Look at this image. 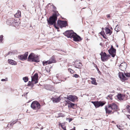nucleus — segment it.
Here are the masks:
<instances>
[{
    "instance_id": "1",
    "label": "nucleus",
    "mask_w": 130,
    "mask_h": 130,
    "mask_svg": "<svg viewBox=\"0 0 130 130\" xmlns=\"http://www.w3.org/2000/svg\"><path fill=\"white\" fill-rule=\"evenodd\" d=\"M63 34L68 38H73V40L75 41H80L82 40L80 36L74 32L72 30L67 31Z\"/></svg>"
},
{
    "instance_id": "2",
    "label": "nucleus",
    "mask_w": 130,
    "mask_h": 130,
    "mask_svg": "<svg viewBox=\"0 0 130 130\" xmlns=\"http://www.w3.org/2000/svg\"><path fill=\"white\" fill-rule=\"evenodd\" d=\"M28 59L29 61L38 62L40 61L38 56L32 53L29 55Z\"/></svg>"
},
{
    "instance_id": "3",
    "label": "nucleus",
    "mask_w": 130,
    "mask_h": 130,
    "mask_svg": "<svg viewBox=\"0 0 130 130\" xmlns=\"http://www.w3.org/2000/svg\"><path fill=\"white\" fill-rule=\"evenodd\" d=\"M59 15V14L58 12L54 13L52 16L50 17L49 20L47 19L48 23L51 25H52L54 23H56L57 19V16Z\"/></svg>"
},
{
    "instance_id": "4",
    "label": "nucleus",
    "mask_w": 130,
    "mask_h": 130,
    "mask_svg": "<svg viewBox=\"0 0 130 130\" xmlns=\"http://www.w3.org/2000/svg\"><path fill=\"white\" fill-rule=\"evenodd\" d=\"M40 105L39 103L36 101L33 102L31 104V107L33 109L38 110L40 107Z\"/></svg>"
},
{
    "instance_id": "5",
    "label": "nucleus",
    "mask_w": 130,
    "mask_h": 130,
    "mask_svg": "<svg viewBox=\"0 0 130 130\" xmlns=\"http://www.w3.org/2000/svg\"><path fill=\"white\" fill-rule=\"evenodd\" d=\"M124 75H125L123 73L119 72V76L121 79L123 80H127V78L125 76L127 77H130V73H124Z\"/></svg>"
},
{
    "instance_id": "6",
    "label": "nucleus",
    "mask_w": 130,
    "mask_h": 130,
    "mask_svg": "<svg viewBox=\"0 0 130 130\" xmlns=\"http://www.w3.org/2000/svg\"><path fill=\"white\" fill-rule=\"evenodd\" d=\"M95 108H98L100 106H102L105 104V103L101 101H91Z\"/></svg>"
},
{
    "instance_id": "7",
    "label": "nucleus",
    "mask_w": 130,
    "mask_h": 130,
    "mask_svg": "<svg viewBox=\"0 0 130 130\" xmlns=\"http://www.w3.org/2000/svg\"><path fill=\"white\" fill-rule=\"evenodd\" d=\"M57 24L60 27L62 28L63 27H66L67 25V22L66 21L58 20Z\"/></svg>"
},
{
    "instance_id": "8",
    "label": "nucleus",
    "mask_w": 130,
    "mask_h": 130,
    "mask_svg": "<svg viewBox=\"0 0 130 130\" xmlns=\"http://www.w3.org/2000/svg\"><path fill=\"white\" fill-rule=\"evenodd\" d=\"M100 55L101 56V60L103 61H105L107 60V56L106 53L101 52Z\"/></svg>"
},
{
    "instance_id": "9",
    "label": "nucleus",
    "mask_w": 130,
    "mask_h": 130,
    "mask_svg": "<svg viewBox=\"0 0 130 130\" xmlns=\"http://www.w3.org/2000/svg\"><path fill=\"white\" fill-rule=\"evenodd\" d=\"M109 53L111 55L112 57H114L116 55V50L114 49L112 46H111L110 49L108 50Z\"/></svg>"
},
{
    "instance_id": "10",
    "label": "nucleus",
    "mask_w": 130,
    "mask_h": 130,
    "mask_svg": "<svg viewBox=\"0 0 130 130\" xmlns=\"http://www.w3.org/2000/svg\"><path fill=\"white\" fill-rule=\"evenodd\" d=\"M67 99L73 102H74L77 99V98L76 96L70 95L68 96Z\"/></svg>"
},
{
    "instance_id": "11",
    "label": "nucleus",
    "mask_w": 130,
    "mask_h": 130,
    "mask_svg": "<svg viewBox=\"0 0 130 130\" xmlns=\"http://www.w3.org/2000/svg\"><path fill=\"white\" fill-rule=\"evenodd\" d=\"M28 52H26L23 55H21L18 56L19 59L22 60H24L27 58L28 55Z\"/></svg>"
},
{
    "instance_id": "12",
    "label": "nucleus",
    "mask_w": 130,
    "mask_h": 130,
    "mask_svg": "<svg viewBox=\"0 0 130 130\" xmlns=\"http://www.w3.org/2000/svg\"><path fill=\"white\" fill-rule=\"evenodd\" d=\"M127 66V63L125 62H123L121 63L120 66V69L122 71L125 70Z\"/></svg>"
},
{
    "instance_id": "13",
    "label": "nucleus",
    "mask_w": 130,
    "mask_h": 130,
    "mask_svg": "<svg viewBox=\"0 0 130 130\" xmlns=\"http://www.w3.org/2000/svg\"><path fill=\"white\" fill-rule=\"evenodd\" d=\"M73 64L75 66L74 67L75 68L78 69L80 68L82 66L81 63L76 61L74 62V64Z\"/></svg>"
},
{
    "instance_id": "14",
    "label": "nucleus",
    "mask_w": 130,
    "mask_h": 130,
    "mask_svg": "<svg viewBox=\"0 0 130 130\" xmlns=\"http://www.w3.org/2000/svg\"><path fill=\"white\" fill-rule=\"evenodd\" d=\"M38 74L36 73L32 77L31 81L34 82L35 84H36L38 83Z\"/></svg>"
},
{
    "instance_id": "15",
    "label": "nucleus",
    "mask_w": 130,
    "mask_h": 130,
    "mask_svg": "<svg viewBox=\"0 0 130 130\" xmlns=\"http://www.w3.org/2000/svg\"><path fill=\"white\" fill-rule=\"evenodd\" d=\"M38 74L36 73L32 77L31 81L34 82L35 84H36L38 83Z\"/></svg>"
},
{
    "instance_id": "16",
    "label": "nucleus",
    "mask_w": 130,
    "mask_h": 130,
    "mask_svg": "<svg viewBox=\"0 0 130 130\" xmlns=\"http://www.w3.org/2000/svg\"><path fill=\"white\" fill-rule=\"evenodd\" d=\"M112 110H116L118 109V108L117 105L114 103L109 104Z\"/></svg>"
},
{
    "instance_id": "17",
    "label": "nucleus",
    "mask_w": 130,
    "mask_h": 130,
    "mask_svg": "<svg viewBox=\"0 0 130 130\" xmlns=\"http://www.w3.org/2000/svg\"><path fill=\"white\" fill-rule=\"evenodd\" d=\"M105 109L106 113L109 114L112 111V109H111V108L109 105H108L107 106H106L105 108Z\"/></svg>"
},
{
    "instance_id": "18",
    "label": "nucleus",
    "mask_w": 130,
    "mask_h": 130,
    "mask_svg": "<svg viewBox=\"0 0 130 130\" xmlns=\"http://www.w3.org/2000/svg\"><path fill=\"white\" fill-rule=\"evenodd\" d=\"M49 60L48 64L52 63H55L56 61V60L54 56H53L49 59Z\"/></svg>"
},
{
    "instance_id": "19",
    "label": "nucleus",
    "mask_w": 130,
    "mask_h": 130,
    "mask_svg": "<svg viewBox=\"0 0 130 130\" xmlns=\"http://www.w3.org/2000/svg\"><path fill=\"white\" fill-rule=\"evenodd\" d=\"M15 19L11 18L9 19L6 22L7 24L9 25H12L14 22Z\"/></svg>"
},
{
    "instance_id": "20",
    "label": "nucleus",
    "mask_w": 130,
    "mask_h": 130,
    "mask_svg": "<svg viewBox=\"0 0 130 130\" xmlns=\"http://www.w3.org/2000/svg\"><path fill=\"white\" fill-rule=\"evenodd\" d=\"M117 96L119 100L120 101L123 100L124 98V95L121 94H118Z\"/></svg>"
},
{
    "instance_id": "21",
    "label": "nucleus",
    "mask_w": 130,
    "mask_h": 130,
    "mask_svg": "<svg viewBox=\"0 0 130 130\" xmlns=\"http://www.w3.org/2000/svg\"><path fill=\"white\" fill-rule=\"evenodd\" d=\"M8 61V62L11 65H15L17 64V62L13 60L9 59Z\"/></svg>"
},
{
    "instance_id": "22",
    "label": "nucleus",
    "mask_w": 130,
    "mask_h": 130,
    "mask_svg": "<svg viewBox=\"0 0 130 130\" xmlns=\"http://www.w3.org/2000/svg\"><path fill=\"white\" fill-rule=\"evenodd\" d=\"M61 100V99L60 97H59L57 98H53L52 101L53 102L56 103L59 102Z\"/></svg>"
},
{
    "instance_id": "23",
    "label": "nucleus",
    "mask_w": 130,
    "mask_h": 130,
    "mask_svg": "<svg viewBox=\"0 0 130 130\" xmlns=\"http://www.w3.org/2000/svg\"><path fill=\"white\" fill-rule=\"evenodd\" d=\"M105 30V33L106 34H108V35H111V32L110 30L108 28H106Z\"/></svg>"
},
{
    "instance_id": "24",
    "label": "nucleus",
    "mask_w": 130,
    "mask_h": 130,
    "mask_svg": "<svg viewBox=\"0 0 130 130\" xmlns=\"http://www.w3.org/2000/svg\"><path fill=\"white\" fill-rule=\"evenodd\" d=\"M21 12L20 11H18L14 15L15 17L19 18L21 17Z\"/></svg>"
},
{
    "instance_id": "25",
    "label": "nucleus",
    "mask_w": 130,
    "mask_h": 130,
    "mask_svg": "<svg viewBox=\"0 0 130 130\" xmlns=\"http://www.w3.org/2000/svg\"><path fill=\"white\" fill-rule=\"evenodd\" d=\"M19 22H18L16 20H15L14 22L12 25V26H14L15 27H16L17 26L19 25Z\"/></svg>"
},
{
    "instance_id": "26",
    "label": "nucleus",
    "mask_w": 130,
    "mask_h": 130,
    "mask_svg": "<svg viewBox=\"0 0 130 130\" xmlns=\"http://www.w3.org/2000/svg\"><path fill=\"white\" fill-rule=\"evenodd\" d=\"M91 80H92V81H91V83L92 84L95 85H97V83L96 82V80L94 78H91Z\"/></svg>"
},
{
    "instance_id": "27",
    "label": "nucleus",
    "mask_w": 130,
    "mask_h": 130,
    "mask_svg": "<svg viewBox=\"0 0 130 130\" xmlns=\"http://www.w3.org/2000/svg\"><path fill=\"white\" fill-rule=\"evenodd\" d=\"M66 102L67 103L68 105V107L69 108L70 107L71 108L72 107H73L74 106L75 104H74L73 103L71 102H70V103H69L67 102V101H66Z\"/></svg>"
},
{
    "instance_id": "28",
    "label": "nucleus",
    "mask_w": 130,
    "mask_h": 130,
    "mask_svg": "<svg viewBox=\"0 0 130 130\" xmlns=\"http://www.w3.org/2000/svg\"><path fill=\"white\" fill-rule=\"evenodd\" d=\"M58 116L57 117H64L65 116L64 115L61 113H60L58 114Z\"/></svg>"
},
{
    "instance_id": "29",
    "label": "nucleus",
    "mask_w": 130,
    "mask_h": 130,
    "mask_svg": "<svg viewBox=\"0 0 130 130\" xmlns=\"http://www.w3.org/2000/svg\"><path fill=\"white\" fill-rule=\"evenodd\" d=\"M120 29L119 27V26L118 25H117L116 26L115 28V30L117 31H119Z\"/></svg>"
},
{
    "instance_id": "30",
    "label": "nucleus",
    "mask_w": 130,
    "mask_h": 130,
    "mask_svg": "<svg viewBox=\"0 0 130 130\" xmlns=\"http://www.w3.org/2000/svg\"><path fill=\"white\" fill-rule=\"evenodd\" d=\"M23 79L25 82H27L28 80V78L26 77H23Z\"/></svg>"
},
{
    "instance_id": "31",
    "label": "nucleus",
    "mask_w": 130,
    "mask_h": 130,
    "mask_svg": "<svg viewBox=\"0 0 130 130\" xmlns=\"http://www.w3.org/2000/svg\"><path fill=\"white\" fill-rule=\"evenodd\" d=\"M14 54V53H13L11 52H8L7 54H6L5 55V56L6 57L8 55H13Z\"/></svg>"
},
{
    "instance_id": "32",
    "label": "nucleus",
    "mask_w": 130,
    "mask_h": 130,
    "mask_svg": "<svg viewBox=\"0 0 130 130\" xmlns=\"http://www.w3.org/2000/svg\"><path fill=\"white\" fill-rule=\"evenodd\" d=\"M112 95L111 94L109 95L106 98H107V99H108L109 98L110 100H112Z\"/></svg>"
},
{
    "instance_id": "33",
    "label": "nucleus",
    "mask_w": 130,
    "mask_h": 130,
    "mask_svg": "<svg viewBox=\"0 0 130 130\" xmlns=\"http://www.w3.org/2000/svg\"><path fill=\"white\" fill-rule=\"evenodd\" d=\"M48 63H49V60H48V61H43V64L44 66L47 63L48 64Z\"/></svg>"
},
{
    "instance_id": "34",
    "label": "nucleus",
    "mask_w": 130,
    "mask_h": 130,
    "mask_svg": "<svg viewBox=\"0 0 130 130\" xmlns=\"http://www.w3.org/2000/svg\"><path fill=\"white\" fill-rule=\"evenodd\" d=\"M3 36L2 35H1L0 36V43H2V41L3 40Z\"/></svg>"
},
{
    "instance_id": "35",
    "label": "nucleus",
    "mask_w": 130,
    "mask_h": 130,
    "mask_svg": "<svg viewBox=\"0 0 130 130\" xmlns=\"http://www.w3.org/2000/svg\"><path fill=\"white\" fill-rule=\"evenodd\" d=\"M68 71L70 72L71 73H73L74 72V71L71 69H69Z\"/></svg>"
},
{
    "instance_id": "36",
    "label": "nucleus",
    "mask_w": 130,
    "mask_h": 130,
    "mask_svg": "<svg viewBox=\"0 0 130 130\" xmlns=\"http://www.w3.org/2000/svg\"><path fill=\"white\" fill-rule=\"evenodd\" d=\"M32 82L29 81L28 83V86H30V85H31V84H32Z\"/></svg>"
},
{
    "instance_id": "37",
    "label": "nucleus",
    "mask_w": 130,
    "mask_h": 130,
    "mask_svg": "<svg viewBox=\"0 0 130 130\" xmlns=\"http://www.w3.org/2000/svg\"><path fill=\"white\" fill-rule=\"evenodd\" d=\"M127 109L129 110L128 111L130 112V106H129V105H127Z\"/></svg>"
},
{
    "instance_id": "38",
    "label": "nucleus",
    "mask_w": 130,
    "mask_h": 130,
    "mask_svg": "<svg viewBox=\"0 0 130 130\" xmlns=\"http://www.w3.org/2000/svg\"><path fill=\"white\" fill-rule=\"evenodd\" d=\"M55 23H54L53 24H54V27L57 29H59V28L58 27L56 26V25L55 24Z\"/></svg>"
},
{
    "instance_id": "39",
    "label": "nucleus",
    "mask_w": 130,
    "mask_h": 130,
    "mask_svg": "<svg viewBox=\"0 0 130 130\" xmlns=\"http://www.w3.org/2000/svg\"><path fill=\"white\" fill-rule=\"evenodd\" d=\"M7 79H8L7 78H6L5 79H1V81H7Z\"/></svg>"
},
{
    "instance_id": "40",
    "label": "nucleus",
    "mask_w": 130,
    "mask_h": 130,
    "mask_svg": "<svg viewBox=\"0 0 130 130\" xmlns=\"http://www.w3.org/2000/svg\"><path fill=\"white\" fill-rule=\"evenodd\" d=\"M79 76L77 74H75L74 75V77L75 78H78Z\"/></svg>"
},
{
    "instance_id": "41",
    "label": "nucleus",
    "mask_w": 130,
    "mask_h": 130,
    "mask_svg": "<svg viewBox=\"0 0 130 130\" xmlns=\"http://www.w3.org/2000/svg\"><path fill=\"white\" fill-rule=\"evenodd\" d=\"M118 128L120 129L121 130L122 128L121 127L120 125H117Z\"/></svg>"
},
{
    "instance_id": "42",
    "label": "nucleus",
    "mask_w": 130,
    "mask_h": 130,
    "mask_svg": "<svg viewBox=\"0 0 130 130\" xmlns=\"http://www.w3.org/2000/svg\"><path fill=\"white\" fill-rule=\"evenodd\" d=\"M68 119H69V122H70L73 120V119L71 118H69Z\"/></svg>"
},
{
    "instance_id": "43",
    "label": "nucleus",
    "mask_w": 130,
    "mask_h": 130,
    "mask_svg": "<svg viewBox=\"0 0 130 130\" xmlns=\"http://www.w3.org/2000/svg\"><path fill=\"white\" fill-rule=\"evenodd\" d=\"M93 66L94 67H95L96 68L97 67V65L96 64H94V63H93Z\"/></svg>"
},
{
    "instance_id": "44",
    "label": "nucleus",
    "mask_w": 130,
    "mask_h": 130,
    "mask_svg": "<svg viewBox=\"0 0 130 130\" xmlns=\"http://www.w3.org/2000/svg\"><path fill=\"white\" fill-rule=\"evenodd\" d=\"M127 117L130 119V115H128L127 116Z\"/></svg>"
},
{
    "instance_id": "45",
    "label": "nucleus",
    "mask_w": 130,
    "mask_h": 130,
    "mask_svg": "<svg viewBox=\"0 0 130 130\" xmlns=\"http://www.w3.org/2000/svg\"><path fill=\"white\" fill-rule=\"evenodd\" d=\"M96 69L98 71V72L99 73V72H100V71L99 70V69L97 67L96 68Z\"/></svg>"
},
{
    "instance_id": "46",
    "label": "nucleus",
    "mask_w": 130,
    "mask_h": 130,
    "mask_svg": "<svg viewBox=\"0 0 130 130\" xmlns=\"http://www.w3.org/2000/svg\"><path fill=\"white\" fill-rule=\"evenodd\" d=\"M53 8L55 10L56 9V7L55 6H53Z\"/></svg>"
},
{
    "instance_id": "47",
    "label": "nucleus",
    "mask_w": 130,
    "mask_h": 130,
    "mask_svg": "<svg viewBox=\"0 0 130 130\" xmlns=\"http://www.w3.org/2000/svg\"><path fill=\"white\" fill-rule=\"evenodd\" d=\"M64 130H66V127H62Z\"/></svg>"
},
{
    "instance_id": "48",
    "label": "nucleus",
    "mask_w": 130,
    "mask_h": 130,
    "mask_svg": "<svg viewBox=\"0 0 130 130\" xmlns=\"http://www.w3.org/2000/svg\"><path fill=\"white\" fill-rule=\"evenodd\" d=\"M59 125H60V126H61V127H63V125H62V124H61V123H60L59 124Z\"/></svg>"
},
{
    "instance_id": "49",
    "label": "nucleus",
    "mask_w": 130,
    "mask_h": 130,
    "mask_svg": "<svg viewBox=\"0 0 130 130\" xmlns=\"http://www.w3.org/2000/svg\"><path fill=\"white\" fill-rule=\"evenodd\" d=\"M14 124V123H11L10 124V125H13Z\"/></svg>"
},
{
    "instance_id": "50",
    "label": "nucleus",
    "mask_w": 130,
    "mask_h": 130,
    "mask_svg": "<svg viewBox=\"0 0 130 130\" xmlns=\"http://www.w3.org/2000/svg\"><path fill=\"white\" fill-rule=\"evenodd\" d=\"M107 17L108 18L110 17V15H109V14H108V15H107Z\"/></svg>"
},
{
    "instance_id": "51",
    "label": "nucleus",
    "mask_w": 130,
    "mask_h": 130,
    "mask_svg": "<svg viewBox=\"0 0 130 130\" xmlns=\"http://www.w3.org/2000/svg\"><path fill=\"white\" fill-rule=\"evenodd\" d=\"M70 130H75V127H74V128L71 129Z\"/></svg>"
},
{
    "instance_id": "52",
    "label": "nucleus",
    "mask_w": 130,
    "mask_h": 130,
    "mask_svg": "<svg viewBox=\"0 0 130 130\" xmlns=\"http://www.w3.org/2000/svg\"><path fill=\"white\" fill-rule=\"evenodd\" d=\"M100 45H101V46H102V43H100Z\"/></svg>"
},
{
    "instance_id": "53",
    "label": "nucleus",
    "mask_w": 130,
    "mask_h": 130,
    "mask_svg": "<svg viewBox=\"0 0 130 130\" xmlns=\"http://www.w3.org/2000/svg\"><path fill=\"white\" fill-rule=\"evenodd\" d=\"M109 56H110V55H107V58L108 57H109Z\"/></svg>"
},
{
    "instance_id": "54",
    "label": "nucleus",
    "mask_w": 130,
    "mask_h": 130,
    "mask_svg": "<svg viewBox=\"0 0 130 130\" xmlns=\"http://www.w3.org/2000/svg\"><path fill=\"white\" fill-rule=\"evenodd\" d=\"M28 93L27 92L26 93V94H27Z\"/></svg>"
},
{
    "instance_id": "55",
    "label": "nucleus",
    "mask_w": 130,
    "mask_h": 130,
    "mask_svg": "<svg viewBox=\"0 0 130 130\" xmlns=\"http://www.w3.org/2000/svg\"><path fill=\"white\" fill-rule=\"evenodd\" d=\"M8 125H9V124H8L7 126V127H8Z\"/></svg>"
}]
</instances>
